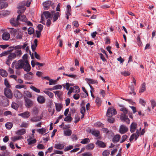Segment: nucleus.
<instances>
[{
	"label": "nucleus",
	"instance_id": "obj_43",
	"mask_svg": "<svg viewBox=\"0 0 156 156\" xmlns=\"http://www.w3.org/2000/svg\"><path fill=\"white\" fill-rule=\"evenodd\" d=\"M28 125V122H22L21 125L20 126L21 127H25L27 128V127Z\"/></svg>",
	"mask_w": 156,
	"mask_h": 156
},
{
	"label": "nucleus",
	"instance_id": "obj_39",
	"mask_svg": "<svg viewBox=\"0 0 156 156\" xmlns=\"http://www.w3.org/2000/svg\"><path fill=\"white\" fill-rule=\"evenodd\" d=\"M12 107L15 110H17L19 107L18 105L15 102H13L12 104Z\"/></svg>",
	"mask_w": 156,
	"mask_h": 156
},
{
	"label": "nucleus",
	"instance_id": "obj_29",
	"mask_svg": "<svg viewBox=\"0 0 156 156\" xmlns=\"http://www.w3.org/2000/svg\"><path fill=\"white\" fill-rule=\"evenodd\" d=\"M55 147L58 149H62L63 148L64 145L62 144H55Z\"/></svg>",
	"mask_w": 156,
	"mask_h": 156
},
{
	"label": "nucleus",
	"instance_id": "obj_64",
	"mask_svg": "<svg viewBox=\"0 0 156 156\" xmlns=\"http://www.w3.org/2000/svg\"><path fill=\"white\" fill-rule=\"evenodd\" d=\"M120 111L123 112L124 113V114L127 113L128 112L127 110L125 108H121Z\"/></svg>",
	"mask_w": 156,
	"mask_h": 156
},
{
	"label": "nucleus",
	"instance_id": "obj_7",
	"mask_svg": "<svg viewBox=\"0 0 156 156\" xmlns=\"http://www.w3.org/2000/svg\"><path fill=\"white\" fill-rule=\"evenodd\" d=\"M120 119L122 121L125 122L128 124L130 123V120L125 114H122L120 116Z\"/></svg>",
	"mask_w": 156,
	"mask_h": 156
},
{
	"label": "nucleus",
	"instance_id": "obj_27",
	"mask_svg": "<svg viewBox=\"0 0 156 156\" xmlns=\"http://www.w3.org/2000/svg\"><path fill=\"white\" fill-rule=\"evenodd\" d=\"M13 126L12 123L11 122H8L6 123L5 125V126L6 128L8 129H11Z\"/></svg>",
	"mask_w": 156,
	"mask_h": 156
},
{
	"label": "nucleus",
	"instance_id": "obj_52",
	"mask_svg": "<svg viewBox=\"0 0 156 156\" xmlns=\"http://www.w3.org/2000/svg\"><path fill=\"white\" fill-rule=\"evenodd\" d=\"M121 74L125 76H126L130 75V73L128 71H125L121 72Z\"/></svg>",
	"mask_w": 156,
	"mask_h": 156
},
{
	"label": "nucleus",
	"instance_id": "obj_3",
	"mask_svg": "<svg viewBox=\"0 0 156 156\" xmlns=\"http://www.w3.org/2000/svg\"><path fill=\"white\" fill-rule=\"evenodd\" d=\"M116 113V110L113 107L109 108L107 110L106 116L108 117H111L115 115Z\"/></svg>",
	"mask_w": 156,
	"mask_h": 156
},
{
	"label": "nucleus",
	"instance_id": "obj_13",
	"mask_svg": "<svg viewBox=\"0 0 156 156\" xmlns=\"http://www.w3.org/2000/svg\"><path fill=\"white\" fill-rule=\"evenodd\" d=\"M26 129H19L16 132V134L19 136H21L26 133Z\"/></svg>",
	"mask_w": 156,
	"mask_h": 156
},
{
	"label": "nucleus",
	"instance_id": "obj_35",
	"mask_svg": "<svg viewBox=\"0 0 156 156\" xmlns=\"http://www.w3.org/2000/svg\"><path fill=\"white\" fill-rule=\"evenodd\" d=\"M89 142V138H86L82 140L80 142L81 144H85L88 143Z\"/></svg>",
	"mask_w": 156,
	"mask_h": 156
},
{
	"label": "nucleus",
	"instance_id": "obj_38",
	"mask_svg": "<svg viewBox=\"0 0 156 156\" xmlns=\"http://www.w3.org/2000/svg\"><path fill=\"white\" fill-rule=\"evenodd\" d=\"M64 134L66 136H69L71 134V131L70 130H67L64 131Z\"/></svg>",
	"mask_w": 156,
	"mask_h": 156
},
{
	"label": "nucleus",
	"instance_id": "obj_55",
	"mask_svg": "<svg viewBox=\"0 0 156 156\" xmlns=\"http://www.w3.org/2000/svg\"><path fill=\"white\" fill-rule=\"evenodd\" d=\"M16 56L20 57L22 54V51L20 49L17 50L16 51Z\"/></svg>",
	"mask_w": 156,
	"mask_h": 156
},
{
	"label": "nucleus",
	"instance_id": "obj_48",
	"mask_svg": "<svg viewBox=\"0 0 156 156\" xmlns=\"http://www.w3.org/2000/svg\"><path fill=\"white\" fill-rule=\"evenodd\" d=\"M110 153V151L108 150L104 151L103 153V156H107Z\"/></svg>",
	"mask_w": 156,
	"mask_h": 156
},
{
	"label": "nucleus",
	"instance_id": "obj_25",
	"mask_svg": "<svg viewBox=\"0 0 156 156\" xmlns=\"http://www.w3.org/2000/svg\"><path fill=\"white\" fill-rule=\"evenodd\" d=\"M10 13V12L7 10H4L0 12V15L1 16H6Z\"/></svg>",
	"mask_w": 156,
	"mask_h": 156
},
{
	"label": "nucleus",
	"instance_id": "obj_28",
	"mask_svg": "<svg viewBox=\"0 0 156 156\" xmlns=\"http://www.w3.org/2000/svg\"><path fill=\"white\" fill-rule=\"evenodd\" d=\"M43 13L46 19L50 18L51 16V14L48 11L44 12H43Z\"/></svg>",
	"mask_w": 156,
	"mask_h": 156
},
{
	"label": "nucleus",
	"instance_id": "obj_1",
	"mask_svg": "<svg viewBox=\"0 0 156 156\" xmlns=\"http://www.w3.org/2000/svg\"><path fill=\"white\" fill-rule=\"evenodd\" d=\"M12 65V68L15 65V68L17 69H23L24 71H28L30 69V66L28 62L23 60H19L17 62H13Z\"/></svg>",
	"mask_w": 156,
	"mask_h": 156
},
{
	"label": "nucleus",
	"instance_id": "obj_12",
	"mask_svg": "<svg viewBox=\"0 0 156 156\" xmlns=\"http://www.w3.org/2000/svg\"><path fill=\"white\" fill-rule=\"evenodd\" d=\"M53 13H54V11L51 12V14L53 15V16L52 17L53 21L54 22L58 20V18L60 17V13L59 12H55L54 14H53Z\"/></svg>",
	"mask_w": 156,
	"mask_h": 156
},
{
	"label": "nucleus",
	"instance_id": "obj_46",
	"mask_svg": "<svg viewBox=\"0 0 156 156\" xmlns=\"http://www.w3.org/2000/svg\"><path fill=\"white\" fill-rule=\"evenodd\" d=\"M151 104L152 108L154 109L155 107L156 106V103L155 101L153 99L151 100Z\"/></svg>",
	"mask_w": 156,
	"mask_h": 156
},
{
	"label": "nucleus",
	"instance_id": "obj_9",
	"mask_svg": "<svg viewBox=\"0 0 156 156\" xmlns=\"http://www.w3.org/2000/svg\"><path fill=\"white\" fill-rule=\"evenodd\" d=\"M139 135V133L138 130H137L136 133H133L131 135L129 139V140L131 142L134 139L135 140H136Z\"/></svg>",
	"mask_w": 156,
	"mask_h": 156
},
{
	"label": "nucleus",
	"instance_id": "obj_47",
	"mask_svg": "<svg viewBox=\"0 0 156 156\" xmlns=\"http://www.w3.org/2000/svg\"><path fill=\"white\" fill-rule=\"evenodd\" d=\"M10 48L12 49V51L13 49H15V50H18L19 49H21L22 48V47L21 45H17V46H16L15 47H12Z\"/></svg>",
	"mask_w": 156,
	"mask_h": 156
},
{
	"label": "nucleus",
	"instance_id": "obj_23",
	"mask_svg": "<svg viewBox=\"0 0 156 156\" xmlns=\"http://www.w3.org/2000/svg\"><path fill=\"white\" fill-rule=\"evenodd\" d=\"M91 134L96 137L100 135V132L97 130H94L91 132Z\"/></svg>",
	"mask_w": 156,
	"mask_h": 156
},
{
	"label": "nucleus",
	"instance_id": "obj_34",
	"mask_svg": "<svg viewBox=\"0 0 156 156\" xmlns=\"http://www.w3.org/2000/svg\"><path fill=\"white\" fill-rule=\"evenodd\" d=\"M37 131L40 133L43 134L46 132V129L44 128L40 129L37 130Z\"/></svg>",
	"mask_w": 156,
	"mask_h": 156
},
{
	"label": "nucleus",
	"instance_id": "obj_32",
	"mask_svg": "<svg viewBox=\"0 0 156 156\" xmlns=\"http://www.w3.org/2000/svg\"><path fill=\"white\" fill-rule=\"evenodd\" d=\"M94 145L93 144H90L87 145L86 147V149L87 150H92L94 147Z\"/></svg>",
	"mask_w": 156,
	"mask_h": 156
},
{
	"label": "nucleus",
	"instance_id": "obj_24",
	"mask_svg": "<svg viewBox=\"0 0 156 156\" xmlns=\"http://www.w3.org/2000/svg\"><path fill=\"white\" fill-rule=\"evenodd\" d=\"M0 73L1 75L3 77H6L8 75L6 71L3 69H0Z\"/></svg>",
	"mask_w": 156,
	"mask_h": 156
},
{
	"label": "nucleus",
	"instance_id": "obj_44",
	"mask_svg": "<svg viewBox=\"0 0 156 156\" xmlns=\"http://www.w3.org/2000/svg\"><path fill=\"white\" fill-rule=\"evenodd\" d=\"M33 76H32L28 75L25 74L24 75V78L26 80H30L32 79Z\"/></svg>",
	"mask_w": 156,
	"mask_h": 156
},
{
	"label": "nucleus",
	"instance_id": "obj_14",
	"mask_svg": "<svg viewBox=\"0 0 156 156\" xmlns=\"http://www.w3.org/2000/svg\"><path fill=\"white\" fill-rule=\"evenodd\" d=\"M2 37L3 40L7 41L10 38V34L7 32L4 33L2 35Z\"/></svg>",
	"mask_w": 156,
	"mask_h": 156
},
{
	"label": "nucleus",
	"instance_id": "obj_8",
	"mask_svg": "<svg viewBox=\"0 0 156 156\" xmlns=\"http://www.w3.org/2000/svg\"><path fill=\"white\" fill-rule=\"evenodd\" d=\"M19 16H17V18L16 19L14 18H12L10 20V23L11 24L14 26H16L18 25L19 24V22L18 21V18Z\"/></svg>",
	"mask_w": 156,
	"mask_h": 156
},
{
	"label": "nucleus",
	"instance_id": "obj_60",
	"mask_svg": "<svg viewBox=\"0 0 156 156\" xmlns=\"http://www.w3.org/2000/svg\"><path fill=\"white\" fill-rule=\"evenodd\" d=\"M114 119L113 118L111 117H108V122L110 123H113L114 122Z\"/></svg>",
	"mask_w": 156,
	"mask_h": 156
},
{
	"label": "nucleus",
	"instance_id": "obj_19",
	"mask_svg": "<svg viewBox=\"0 0 156 156\" xmlns=\"http://www.w3.org/2000/svg\"><path fill=\"white\" fill-rule=\"evenodd\" d=\"M11 138L12 141L13 142H15L17 140L23 139V137L22 136H13Z\"/></svg>",
	"mask_w": 156,
	"mask_h": 156
},
{
	"label": "nucleus",
	"instance_id": "obj_15",
	"mask_svg": "<svg viewBox=\"0 0 156 156\" xmlns=\"http://www.w3.org/2000/svg\"><path fill=\"white\" fill-rule=\"evenodd\" d=\"M25 102L26 106L28 108H29L33 105V101L29 99H26Z\"/></svg>",
	"mask_w": 156,
	"mask_h": 156
},
{
	"label": "nucleus",
	"instance_id": "obj_2",
	"mask_svg": "<svg viewBox=\"0 0 156 156\" xmlns=\"http://www.w3.org/2000/svg\"><path fill=\"white\" fill-rule=\"evenodd\" d=\"M25 6V3L24 2H23L19 4L17 7V8L19 10L18 11L17 13L20 14L23 13L26 9Z\"/></svg>",
	"mask_w": 156,
	"mask_h": 156
},
{
	"label": "nucleus",
	"instance_id": "obj_11",
	"mask_svg": "<svg viewBox=\"0 0 156 156\" xmlns=\"http://www.w3.org/2000/svg\"><path fill=\"white\" fill-rule=\"evenodd\" d=\"M137 128V124L134 122H132L130 126V131L132 133L135 131Z\"/></svg>",
	"mask_w": 156,
	"mask_h": 156
},
{
	"label": "nucleus",
	"instance_id": "obj_42",
	"mask_svg": "<svg viewBox=\"0 0 156 156\" xmlns=\"http://www.w3.org/2000/svg\"><path fill=\"white\" fill-rule=\"evenodd\" d=\"M103 125L99 122H98L96 123H95L94 124V126L97 127H100L101 126L102 127H103Z\"/></svg>",
	"mask_w": 156,
	"mask_h": 156
},
{
	"label": "nucleus",
	"instance_id": "obj_41",
	"mask_svg": "<svg viewBox=\"0 0 156 156\" xmlns=\"http://www.w3.org/2000/svg\"><path fill=\"white\" fill-rule=\"evenodd\" d=\"M15 87L16 89H21L22 88H24V89L26 88V86L23 84L16 85V86Z\"/></svg>",
	"mask_w": 156,
	"mask_h": 156
},
{
	"label": "nucleus",
	"instance_id": "obj_26",
	"mask_svg": "<svg viewBox=\"0 0 156 156\" xmlns=\"http://www.w3.org/2000/svg\"><path fill=\"white\" fill-rule=\"evenodd\" d=\"M73 120V118L71 117L70 115L69 114L67 116L65 117L64 119V120L65 121L69 122H71Z\"/></svg>",
	"mask_w": 156,
	"mask_h": 156
},
{
	"label": "nucleus",
	"instance_id": "obj_58",
	"mask_svg": "<svg viewBox=\"0 0 156 156\" xmlns=\"http://www.w3.org/2000/svg\"><path fill=\"white\" fill-rule=\"evenodd\" d=\"M23 35V34L21 32H19L16 36V38L17 39H22Z\"/></svg>",
	"mask_w": 156,
	"mask_h": 156
},
{
	"label": "nucleus",
	"instance_id": "obj_51",
	"mask_svg": "<svg viewBox=\"0 0 156 156\" xmlns=\"http://www.w3.org/2000/svg\"><path fill=\"white\" fill-rule=\"evenodd\" d=\"M24 95L29 98H31L32 97V95L30 92L27 91L24 92Z\"/></svg>",
	"mask_w": 156,
	"mask_h": 156
},
{
	"label": "nucleus",
	"instance_id": "obj_10",
	"mask_svg": "<svg viewBox=\"0 0 156 156\" xmlns=\"http://www.w3.org/2000/svg\"><path fill=\"white\" fill-rule=\"evenodd\" d=\"M30 115V113L28 111H26L23 113H20L18 114V115L21 116L24 119L28 118Z\"/></svg>",
	"mask_w": 156,
	"mask_h": 156
},
{
	"label": "nucleus",
	"instance_id": "obj_22",
	"mask_svg": "<svg viewBox=\"0 0 156 156\" xmlns=\"http://www.w3.org/2000/svg\"><path fill=\"white\" fill-rule=\"evenodd\" d=\"M41 118L39 116L34 117L30 119V120L32 122H37L41 120Z\"/></svg>",
	"mask_w": 156,
	"mask_h": 156
},
{
	"label": "nucleus",
	"instance_id": "obj_40",
	"mask_svg": "<svg viewBox=\"0 0 156 156\" xmlns=\"http://www.w3.org/2000/svg\"><path fill=\"white\" fill-rule=\"evenodd\" d=\"M30 88L33 90H34V91L37 93H39L40 92V91L39 89L37 88L36 87H35L34 86H30Z\"/></svg>",
	"mask_w": 156,
	"mask_h": 156
},
{
	"label": "nucleus",
	"instance_id": "obj_5",
	"mask_svg": "<svg viewBox=\"0 0 156 156\" xmlns=\"http://www.w3.org/2000/svg\"><path fill=\"white\" fill-rule=\"evenodd\" d=\"M4 94L8 98L11 99L12 97V93L10 89L8 88H5L4 90Z\"/></svg>",
	"mask_w": 156,
	"mask_h": 156
},
{
	"label": "nucleus",
	"instance_id": "obj_30",
	"mask_svg": "<svg viewBox=\"0 0 156 156\" xmlns=\"http://www.w3.org/2000/svg\"><path fill=\"white\" fill-rule=\"evenodd\" d=\"M27 141L28 142V144L29 145H31L34 144L36 142V140L35 139L31 140V139H28Z\"/></svg>",
	"mask_w": 156,
	"mask_h": 156
},
{
	"label": "nucleus",
	"instance_id": "obj_37",
	"mask_svg": "<svg viewBox=\"0 0 156 156\" xmlns=\"http://www.w3.org/2000/svg\"><path fill=\"white\" fill-rule=\"evenodd\" d=\"M129 88L131 90V91L129 92V94H132V93L134 95H135L136 94V93L134 91V87L133 85H131V86H129Z\"/></svg>",
	"mask_w": 156,
	"mask_h": 156
},
{
	"label": "nucleus",
	"instance_id": "obj_4",
	"mask_svg": "<svg viewBox=\"0 0 156 156\" xmlns=\"http://www.w3.org/2000/svg\"><path fill=\"white\" fill-rule=\"evenodd\" d=\"M16 57V54L14 53H11L8 56V59L6 62V64L9 66L13 59H14Z\"/></svg>",
	"mask_w": 156,
	"mask_h": 156
},
{
	"label": "nucleus",
	"instance_id": "obj_63",
	"mask_svg": "<svg viewBox=\"0 0 156 156\" xmlns=\"http://www.w3.org/2000/svg\"><path fill=\"white\" fill-rule=\"evenodd\" d=\"M37 148L39 149H44V146L43 144H39L37 146Z\"/></svg>",
	"mask_w": 156,
	"mask_h": 156
},
{
	"label": "nucleus",
	"instance_id": "obj_57",
	"mask_svg": "<svg viewBox=\"0 0 156 156\" xmlns=\"http://www.w3.org/2000/svg\"><path fill=\"white\" fill-rule=\"evenodd\" d=\"M62 87L61 85H57L54 86V90L57 89H61Z\"/></svg>",
	"mask_w": 156,
	"mask_h": 156
},
{
	"label": "nucleus",
	"instance_id": "obj_45",
	"mask_svg": "<svg viewBox=\"0 0 156 156\" xmlns=\"http://www.w3.org/2000/svg\"><path fill=\"white\" fill-rule=\"evenodd\" d=\"M28 34L30 35L34 33V30L33 28L30 27L28 29Z\"/></svg>",
	"mask_w": 156,
	"mask_h": 156
},
{
	"label": "nucleus",
	"instance_id": "obj_59",
	"mask_svg": "<svg viewBox=\"0 0 156 156\" xmlns=\"http://www.w3.org/2000/svg\"><path fill=\"white\" fill-rule=\"evenodd\" d=\"M86 80L89 83L93 84L95 83L94 80L90 79H86Z\"/></svg>",
	"mask_w": 156,
	"mask_h": 156
},
{
	"label": "nucleus",
	"instance_id": "obj_6",
	"mask_svg": "<svg viewBox=\"0 0 156 156\" xmlns=\"http://www.w3.org/2000/svg\"><path fill=\"white\" fill-rule=\"evenodd\" d=\"M128 130V128L124 125H121L119 129V132L121 134H123L126 133Z\"/></svg>",
	"mask_w": 156,
	"mask_h": 156
},
{
	"label": "nucleus",
	"instance_id": "obj_61",
	"mask_svg": "<svg viewBox=\"0 0 156 156\" xmlns=\"http://www.w3.org/2000/svg\"><path fill=\"white\" fill-rule=\"evenodd\" d=\"M73 148V146L72 145H69L66 147L65 149V151H67L70 150Z\"/></svg>",
	"mask_w": 156,
	"mask_h": 156
},
{
	"label": "nucleus",
	"instance_id": "obj_62",
	"mask_svg": "<svg viewBox=\"0 0 156 156\" xmlns=\"http://www.w3.org/2000/svg\"><path fill=\"white\" fill-rule=\"evenodd\" d=\"M96 102L99 105L101 103V101L100 99L99 98L97 97L96 99Z\"/></svg>",
	"mask_w": 156,
	"mask_h": 156
},
{
	"label": "nucleus",
	"instance_id": "obj_31",
	"mask_svg": "<svg viewBox=\"0 0 156 156\" xmlns=\"http://www.w3.org/2000/svg\"><path fill=\"white\" fill-rule=\"evenodd\" d=\"M145 83H143L141 85V88L140 90L139 93H140L144 92L145 90Z\"/></svg>",
	"mask_w": 156,
	"mask_h": 156
},
{
	"label": "nucleus",
	"instance_id": "obj_49",
	"mask_svg": "<svg viewBox=\"0 0 156 156\" xmlns=\"http://www.w3.org/2000/svg\"><path fill=\"white\" fill-rule=\"evenodd\" d=\"M57 82V80H54L52 79H50L49 80V84L51 85L55 84Z\"/></svg>",
	"mask_w": 156,
	"mask_h": 156
},
{
	"label": "nucleus",
	"instance_id": "obj_20",
	"mask_svg": "<svg viewBox=\"0 0 156 156\" xmlns=\"http://www.w3.org/2000/svg\"><path fill=\"white\" fill-rule=\"evenodd\" d=\"M51 4V2L50 1H47L43 3L44 5V8L45 10H48L49 8V5Z\"/></svg>",
	"mask_w": 156,
	"mask_h": 156
},
{
	"label": "nucleus",
	"instance_id": "obj_21",
	"mask_svg": "<svg viewBox=\"0 0 156 156\" xmlns=\"http://www.w3.org/2000/svg\"><path fill=\"white\" fill-rule=\"evenodd\" d=\"M56 109L57 112H59L61 111L62 107V104L59 103H55Z\"/></svg>",
	"mask_w": 156,
	"mask_h": 156
},
{
	"label": "nucleus",
	"instance_id": "obj_36",
	"mask_svg": "<svg viewBox=\"0 0 156 156\" xmlns=\"http://www.w3.org/2000/svg\"><path fill=\"white\" fill-rule=\"evenodd\" d=\"M8 4L6 3H4L2 2H0V9H2L4 8L7 7Z\"/></svg>",
	"mask_w": 156,
	"mask_h": 156
},
{
	"label": "nucleus",
	"instance_id": "obj_16",
	"mask_svg": "<svg viewBox=\"0 0 156 156\" xmlns=\"http://www.w3.org/2000/svg\"><path fill=\"white\" fill-rule=\"evenodd\" d=\"M38 102L40 104H43L45 101V99L43 96H39L37 99Z\"/></svg>",
	"mask_w": 156,
	"mask_h": 156
},
{
	"label": "nucleus",
	"instance_id": "obj_54",
	"mask_svg": "<svg viewBox=\"0 0 156 156\" xmlns=\"http://www.w3.org/2000/svg\"><path fill=\"white\" fill-rule=\"evenodd\" d=\"M4 84L5 86L8 88H9L11 87L8 81L6 79H5L4 80Z\"/></svg>",
	"mask_w": 156,
	"mask_h": 156
},
{
	"label": "nucleus",
	"instance_id": "obj_56",
	"mask_svg": "<svg viewBox=\"0 0 156 156\" xmlns=\"http://www.w3.org/2000/svg\"><path fill=\"white\" fill-rule=\"evenodd\" d=\"M64 87H66V89L68 90H69V87L70 86V84L69 83H66V85L63 84L62 85Z\"/></svg>",
	"mask_w": 156,
	"mask_h": 156
},
{
	"label": "nucleus",
	"instance_id": "obj_50",
	"mask_svg": "<svg viewBox=\"0 0 156 156\" xmlns=\"http://www.w3.org/2000/svg\"><path fill=\"white\" fill-rule=\"evenodd\" d=\"M33 110L34 114L36 115H37L39 112L38 108L37 107H34V108Z\"/></svg>",
	"mask_w": 156,
	"mask_h": 156
},
{
	"label": "nucleus",
	"instance_id": "obj_33",
	"mask_svg": "<svg viewBox=\"0 0 156 156\" xmlns=\"http://www.w3.org/2000/svg\"><path fill=\"white\" fill-rule=\"evenodd\" d=\"M43 92L46 94H47L50 98H52L54 94L52 92H51L47 90H44Z\"/></svg>",
	"mask_w": 156,
	"mask_h": 156
},
{
	"label": "nucleus",
	"instance_id": "obj_18",
	"mask_svg": "<svg viewBox=\"0 0 156 156\" xmlns=\"http://www.w3.org/2000/svg\"><path fill=\"white\" fill-rule=\"evenodd\" d=\"M96 144L97 145L100 147H105L106 146L105 144L102 141L98 140L96 142Z\"/></svg>",
	"mask_w": 156,
	"mask_h": 156
},
{
	"label": "nucleus",
	"instance_id": "obj_17",
	"mask_svg": "<svg viewBox=\"0 0 156 156\" xmlns=\"http://www.w3.org/2000/svg\"><path fill=\"white\" fill-rule=\"evenodd\" d=\"M20 14L18 16H19V18H18V21L20 20V21H22L23 22H26L27 21V18L24 15H20Z\"/></svg>",
	"mask_w": 156,
	"mask_h": 156
},
{
	"label": "nucleus",
	"instance_id": "obj_53",
	"mask_svg": "<svg viewBox=\"0 0 156 156\" xmlns=\"http://www.w3.org/2000/svg\"><path fill=\"white\" fill-rule=\"evenodd\" d=\"M127 137V136L126 135H123L122 137V140L120 141V143H122L124 142Z\"/></svg>",
	"mask_w": 156,
	"mask_h": 156
}]
</instances>
